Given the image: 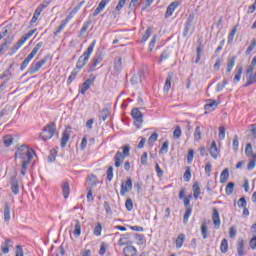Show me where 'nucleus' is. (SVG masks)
Segmentation results:
<instances>
[{
  "label": "nucleus",
  "instance_id": "54",
  "mask_svg": "<svg viewBox=\"0 0 256 256\" xmlns=\"http://www.w3.org/2000/svg\"><path fill=\"white\" fill-rule=\"evenodd\" d=\"M256 47V42L254 40H252L251 44L248 46L245 54L246 55H251V53L253 52V49H255Z\"/></svg>",
  "mask_w": 256,
  "mask_h": 256
},
{
  "label": "nucleus",
  "instance_id": "38",
  "mask_svg": "<svg viewBox=\"0 0 256 256\" xmlns=\"http://www.w3.org/2000/svg\"><path fill=\"white\" fill-rule=\"evenodd\" d=\"M159 137V134H157V132H154L149 138H148V145L150 147H153V145H155V141H157Z\"/></svg>",
  "mask_w": 256,
  "mask_h": 256
},
{
  "label": "nucleus",
  "instance_id": "60",
  "mask_svg": "<svg viewBox=\"0 0 256 256\" xmlns=\"http://www.w3.org/2000/svg\"><path fill=\"white\" fill-rule=\"evenodd\" d=\"M256 167V157L253 158L249 163H248V166H247V169L248 171H253Z\"/></svg>",
  "mask_w": 256,
  "mask_h": 256
},
{
  "label": "nucleus",
  "instance_id": "39",
  "mask_svg": "<svg viewBox=\"0 0 256 256\" xmlns=\"http://www.w3.org/2000/svg\"><path fill=\"white\" fill-rule=\"evenodd\" d=\"M77 75H79V70H73L70 74V76L68 77L67 80V84L71 85L72 81H74L75 79H77Z\"/></svg>",
  "mask_w": 256,
  "mask_h": 256
},
{
  "label": "nucleus",
  "instance_id": "5",
  "mask_svg": "<svg viewBox=\"0 0 256 256\" xmlns=\"http://www.w3.org/2000/svg\"><path fill=\"white\" fill-rule=\"evenodd\" d=\"M122 151H118L114 156V165L115 167L119 168L121 167V164L123 161H125V157H129L131 153V147L129 145H125L122 147Z\"/></svg>",
  "mask_w": 256,
  "mask_h": 256
},
{
  "label": "nucleus",
  "instance_id": "51",
  "mask_svg": "<svg viewBox=\"0 0 256 256\" xmlns=\"http://www.w3.org/2000/svg\"><path fill=\"white\" fill-rule=\"evenodd\" d=\"M184 181L189 182L191 181V168L187 167L184 173Z\"/></svg>",
  "mask_w": 256,
  "mask_h": 256
},
{
  "label": "nucleus",
  "instance_id": "46",
  "mask_svg": "<svg viewBox=\"0 0 256 256\" xmlns=\"http://www.w3.org/2000/svg\"><path fill=\"white\" fill-rule=\"evenodd\" d=\"M232 147L235 152L239 151V136L234 135Z\"/></svg>",
  "mask_w": 256,
  "mask_h": 256
},
{
  "label": "nucleus",
  "instance_id": "56",
  "mask_svg": "<svg viewBox=\"0 0 256 256\" xmlns=\"http://www.w3.org/2000/svg\"><path fill=\"white\" fill-rule=\"evenodd\" d=\"M106 179L107 181H113V166H110L106 172Z\"/></svg>",
  "mask_w": 256,
  "mask_h": 256
},
{
  "label": "nucleus",
  "instance_id": "52",
  "mask_svg": "<svg viewBox=\"0 0 256 256\" xmlns=\"http://www.w3.org/2000/svg\"><path fill=\"white\" fill-rule=\"evenodd\" d=\"M160 153H169V141H165L161 148H160Z\"/></svg>",
  "mask_w": 256,
  "mask_h": 256
},
{
  "label": "nucleus",
  "instance_id": "63",
  "mask_svg": "<svg viewBox=\"0 0 256 256\" xmlns=\"http://www.w3.org/2000/svg\"><path fill=\"white\" fill-rule=\"evenodd\" d=\"M174 137L176 139H179V137H181V127L177 126L176 129L174 130Z\"/></svg>",
  "mask_w": 256,
  "mask_h": 256
},
{
  "label": "nucleus",
  "instance_id": "48",
  "mask_svg": "<svg viewBox=\"0 0 256 256\" xmlns=\"http://www.w3.org/2000/svg\"><path fill=\"white\" fill-rule=\"evenodd\" d=\"M224 87H227V80H223L216 85V93H221Z\"/></svg>",
  "mask_w": 256,
  "mask_h": 256
},
{
  "label": "nucleus",
  "instance_id": "24",
  "mask_svg": "<svg viewBox=\"0 0 256 256\" xmlns=\"http://www.w3.org/2000/svg\"><path fill=\"white\" fill-rule=\"evenodd\" d=\"M229 181V168H225L220 174V183H227Z\"/></svg>",
  "mask_w": 256,
  "mask_h": 256
},
{
  "label": "nucleus",
  "instance_id": "2",
  "mask_svg": "<svg viewBox=\"0 0 256 256\" xmlns=\"http://www.w3.org/2000/svg\"><path fill=\"white\" fill-rule=\"evenodd\" d=\"M95 45H97V40H94L86 49V51L78 58V61L76 63V68L78 70L83 69L87 63H89V58L93 54V51L95 49Z\"/></svg>",
  "mask_w": 256,
  "mask_h": 256
},
{
  "label": "nucleus",
  "instance_id": "21",
  "mask_svg": "<svg viewBox=\"0 0 256 256\" xmlns=\"http://www.w3.org/2000/svg\"><path fill=\"white\" fill-rule=\"evenodd\" d=\"M172 81H173V74H168L165 85H164V93H169V89H171Z\"/></svg>",
  "mask_w": 256,
  "mask_h": 256
},
{
  "label": "nucleus",
  "instance_id": "43",
  "mask_svg": "<svg viewBox=\"0 0 256 256\" xmlns=\"http://www.w3.org/2000/svg\"><path fill=\"white\" fill-rule=\"evenodd\" d=\"M78 12H79V8H73L72 11L64 20L69 23V21H71V19H73V17H75V15H77Z\"/></svg>",
  "mask_w": 256,
  "mask_h": 256
},
{
  "label": "nucleus",
  "instance_id": "8",
  "mask_svg": "<svg viewBox=\"0 0 256 256\" xmlns=\"http://www.w3.org/2000/svg\"><path fill=\"white\" fill-rule=\"evenodd\" d=\"M45 63H47V57H44L42 60H40L38 62H33L29 67L30 75L37 73V71H39L41 69V67H43V65H45Z\"/></svg>",
  "mask_w": 256,
  "mask_h": 256
},
{
  "label": "nucleus",
  "instance_id": "37",
  "mask_svg": "<svg viewBox=\"0 0 256 256\" xmlns=\"http://www.w3.org/2000/svg\"><path fill=\"white\" fill-rule=\"evenodd\" d=\"M11 67L12 65H10L9 69H7L6 71H4L2 73V75H0V79H7V81H9V79H11V77H13V74L11 73Z\"/></svg>",
  "mask_w": 256,
  "mask_h": 256
},
{
  "label": "nucleus",
  "instance_id": "27",
  "mask_svg": "<svg viewBox=\"0 0 256 256\" xmlns=\"http://www.w3.org/2000/svg\"><path fill=\"white\" fill-rule=\"evenodd\" d=\"M11 189L13 195H19V182L17 181V179H12Z\"/></svg>",
  "mask_w": 256,
  "mask_h": 256
},
{
  "label": "nucleus",
  "instance_id": "50",
  "mask_svg": "<svg viewBox=\"0 0 256 256\" xmlns=\"http://www.w3.org/2000/svg\"><path fill=\"white\" fill-rule=\"evenodd\" d=\"M203 52V47L199 45L196 49V61L195 63H199L201 61V53Z\"/></svg>",
  "mask_w": 256,
  "mask_h": 256
},
{
  "label": "nucleus",
  "instance_id": "35",
  "mask_svg": "<svg viewBox=\"0 0 256 256\" xmlns=\"http://www.w3.org/2000/svg\"><path fill=\"white\" fill-rule=\"evenodd\" d=\"M3 143H4L5 147H11V145H13V136H11V135L4 136Z\"/></svg>",
  "mask_w": 256,
  "mask_h": 256
},
{
  "label": "nucleus",
  "instance_id": "58",
  "mask_svg": "<svg viewBox=\"0 0 256 256\" xmlns=\"http://www.w3.org/2000/svg\"><path fill=\"white\" fill-rule=\"evenodd\" d=\"M155 171L157 173V177H159V178L163 177L164 172L161 169V166H159V163L155 164Z\"/></svg>",
  "mask_w": 256,
  "mask_h": 256
},
{
  "label": "nucleus",
  "instance_id": "55",
  "mask_svg": "<svg viewBox=\"0 0 256 256\" xmlns=\"http://www.w3.org/2000/svg\"><path fill=\"white\" fill-rule=\"evenodd\" d=\"M225 131H226V129L224 126L219 127L218 138L220 139V141H223V139H225Z\"/></svg>",
  "mask_w": 256,
  "mask_h": 256
},
{
  "label": "nucleus",
  "instance_id": "18",
  "mask_svg": "<svg viewBox=\"0 0 256 256\" xmlns=\"http://www.w3.org/2000/svg\"><path fill=\"white\" fill-rule=\"evenodd\" d=\"M237 254H238V256L245 255V240H243V239H238Z\"/></svg>",
  "mask_w": 256,
  "mask_h": 256
},
{
  "label": "nucleus",
  "instance_id": "34",
  "mask_svg": "<svg viewBox=\"0 0 256 256\" xmlns=\"http://www.w3.org/2000/svg\"><path fill=\"white\" fill-rule=\"evenodd\" d=\"M130 81H131L132 85H138V83H141V81H142L141 73L138 72V73L134 74Z\"/></svg>",
  "mask_w": 256,
  "mask_h": 256
},
{
  "label": "nucleus",
  "instance_id": "42",
  "mask_svg": "<svg viewBox=\"0 0 256 256\" xmlns=\"http://www.w3.org/2000/svg\"><path fill=\"white\" fill-rule=\"evenodd\" d=\"M169 57H171V52L169 50H164L160 55L159 63H161L162 61H167Z\"/></svg>",
  "mask_w": 256,
  "mask_h": 256
},
{
  "label": "nucleus",
  "instance_id": "13",
  "mask_svg": "<svg viewBox=\"0 0 256 256\" xmlns=\"http://www.w3.org/2000/svg\"><path fill=\"white\" fill-rule=\"evenodd\" d=\"M209 151L213 159H218L220 151L219 148H217V142L215 140L212 141Z\"/></svg>",
  "mask_w": 256,
  "mask_h": 256
},
{
  "label": "nucleus",
  "instance_id": "57",
  "mask_svg": "<svg viewBox=\"0 0 256 256\" xmlns=\"http://www.w3.org/2000/svg\"><path fill=\"white\" fill-rule=\"evenodd\" d=\"M195 157V151L189 150L188 151V156H187V162L190 165V163H193V159Z\"/></svg>",
  "mask_w": 256,
  "mask_h": 256
},
{
  "label": "nucleus",
  "instance_id": "11",
  "mask_svg": "<svg viewBox=\"0 0 256 256\" xmlns=\"http://www.w3.org/2000/svg\"><path fill=\"white\" fill-rule=\"evenodd\" d=\"M181 5L180 1H174L171 4H169V6L166 9V13H165V19H169V17L173 16V13H175V10L177 9V7H179Z\"/></svg>",
  "mask_w": 256,
  "mask_h": 256
},
{
  "label": "nucleus",
  "instance_id": "16",
  "mask_svg": "<svg viewBox=\"0 0 256 256\" xmlns=\"http://www.w3.org/2000/svg\"><path fill=\"white\" fill-rule=\"evenodd\" d=\"M212 221L216 229L221 227V218H219V210H217V208H213Z\"/></svg>",
  "mask_w": 256,
  "mask_h": 256
},
{
  "label": "nucleus",
  "instance_id": "61",
  "mask_svg": "<svg viewBox=\"0 0 256 256\" xmlns=\"http://www.w3.org/2000/svg\"><path fill=\"white\" fill-rule=\"evenodd\" d=\"M201 233H202L203 239H207V237H209V235L207 234V225L206 224L201 225Z\"/></svg>",
  "mask_w": 256,
  "mask_h": 256
},
{
  "label": "nucleus",
  "instance_id": "64",
  "mask_svg": "<svg viewBox=\"0 0 256 256\" xmlns=\"http://www.w3.org/2000/svg\"><path fill=\"white\" fill-rule=\"evenodd\" d=\"M250 248L253 249V250L256 249V236L251 238V240H250Z\"/></svg>",
  "mask_w": 256,
  "mask_h": 256
},
{
  "label": "nucleus",
  "instance_id": "29",
  "mask_svg": "<svg viewBox=\"0 0 256 256\" xmlns=\"http://www.w3.org/2000/svg\"><path fill=\"white\" fill-rule=\"evenodd\" d=\"M236 75L234 77V83H239V81H241V75H243V66H237L236 67Z\"/></svg>",
  "mask_w": 256,
  "mask_h": 256
},
{
  "label": "nucleus",
  "instance_id": "28",
  "mask_svg": "<svg viewBox=\"0 0 256 256\" xmlns=\"http://www.w3.org/2000/svg\"><path fill=\"white\" fill-rule=\"evenodd\" d=\"M74 235L75 237L81 236V222L79 220H74Z\"/></svg>",
  "mask_w": 256,
  "mask_h": 256
},
{
  "label": "nucleus",
  "instance_id": "7",
  "mask_svg": "<svg viewBox=\"0 0 256 256\" xmlns=\"http://www.w3.org/2000/svg\"><path fill=\"white\" fill-rule=\"evenodd\" d=\"M131 115L134 119V125L137 129H141V125H143V113L138 108H133Z\"/></svg>",
  "mask_w": 256,
  "mask_h": 256
},
{
  "label": "nucleus",
  "instance_id": "40",
  "mask_svg": "<svg viewBox=\"0 0 256 256\" xmlns=\"http://www.w3.org/2000/svg\"><path fill=\"white\" fill-rule=\"evenodd\" d=\"M103 231V226L101 222H98L97 225L94 227V235L96 237H101V232Z\"/></svg>",
  "mask_w": 256,
  "mask_h": 256
},
{
  "label": "nucleus",
  "instance_id": "14",
  "mask_svg": "<svg viewBox=\"0 0 256 256\" xmlns=\"http://www.w3.org/2000/svg\"><path fill=\"white\" fill-rule=\"evenodd\" d=\"M237 61V56H232L227 59L226 64V73L228 75L231 74V71H233V67H235V62Z\"/></svg>",
  "mask_w": 256,
  "mask_h": 256
},
{
  "label": "nucleus",
  "instance_id": "36",
  "mask_svg": "<svg viewBox=\"0 0 256 256\" xmlns=\"http://www.w3.org/2000/svg\"><path fill=\"white\" fill-rule=\"evenodd\" d=\"M152 33H153V29H151V27H148V28L146 29L145 33H144L143 36H142L141 42H142V43H145V42L149 39V37H151V34H152Z\"/></svg>",
  "mask_w": 256,
  "mask_h": 256
},
{
  "label": "nucleus",
  "instance_id": "30",
  "mask_svg": "<svg viewBox=\"0 0 256 256\" xmlns=\"http://www.w3.org/2000/svg\"><path fill=\"white\" fill-rule=\"evenodd\" d=\"M93 84H90V82H88L87 80L82 84V86L80 87V93L81 95H85V93H87V91H89V89H91V86Z\"/></svg>",
  "mask_w": 256,
  "mask_h": 256
},
{
  "label": "nucleus",
  "instance_id": "26",
  "mask_svg": "<svg viewBox=\"0 0 256 256\" xmlns=\"http://www.w3.org/2000/svg\"><path fill=\"white\" fill-rule=\"evenodd\" d=\"M88 186L90 189L97 187V176L91 174L88 176Z\"/></svg>",
  "mask_w": 256,
  "mask_h": 256
},
{
  "label": "nucleus",
  "instance_id": "19",
  "mask_svg": "<svg viewBox=\"0 0 256 256\" xmlns=\"http://www.w3.org/2000/svg\"><path fill=\"white\" fill-rule=\"evenodd\" d=\"M184 243H185V234L181 233L175 239L176 249H181Z\"/></svg>",
  "mask_w": 256,
  "mask_h": 256
},
{
  "label": "nucleus",
  "instance_id": "3",
  "mask_svg": "<svg viewBox=\"0 0 256 256\" xmlns=\"http://www.w3.org/2000/svg\"><path fill=\"white\" fill-rule=\"evenodd\" d=\"M103 59H105V52L103 51V49L99 48L96 50L93 58L88 64V71L90 73L97 71V67L98 65H101V63H103Z\"/></svg>",
  "mask_w": 256,
  "mask_h": 256
},
{
  "label": "nucleus",
  "instance_id": "20",
  "mask_svg": "<svg viewBox=\"0 0 256 256\" xmlns=\"http://www.w3.org/2000/svg\"><path fill=\"white\" fill-rule=\"evenodd\" d=\"M62 193L64 195V199H68L69 198V195L71 193V189L69 187V183L68 182H64L62 184Z\"/></svg>",
  "mask_w": 256,
  "mask_h": 256
},
{
  "label": "nucleus",
  "instance_id": "12",
  "mask_svg": "<svg viewBox=\"0 0 256 256\" xmlns=\"http://www.w3.org/2000/svg\"><path fill=\"white\" fill-rule=\"evenodd\" d=\"M111 2V0H102L98 7L95 9L94 13H93V17H97V15H100L101 13H103V10L105 9V7H107V5H109V3Z\"/></svg>",
  "mask_w": 256,
  "mask_h": 256
},
{
  "label": "nucleus",
  "instance_id": "49",
  "mask_svg": "<svg viewBox=\"0 0 256 256\" xmlns=\"http://www.w3.org/2000/svg\"><path fill=\"white\" fill-rule=\"evenodd\" d=\"M128 0H119L117 6L115 7V11H118V13L125 7Z\"/></svg>",
  "mask_w": 256,
  "mask_h": 256
},
{
  "label": "nucleus",
  "instance_id": "1",
  "mask_svg": "<svg viewBox=\"0 0 256 256\" xmlns=\"http://www.w3.org/2000/svg\"><path fill=\"white\" fill-rule=\"evenodd\" d=\"M15 159L20 160V174L25 176L27 175V167H29L33 160V150L27 147V145H21L16 149Z\"/></svg>",
  "mask_w": 256,
  "mask_h": 256
},
{
  "label": "nucleus",
  "instance_id": "53",
  "mask_svg": "<svg viewBox=\"0 0 256 256\" xmlns=\"http://www.w3.org/2000/svg\"><path fill=\"white\" fill-rule=\"evenodd\" d=\"M137 5H139V0H131L128 9H130V11H135V9H137Z\"/></svg>",
  "mask_w": 256,
  "mask_h": 256
},
{
  "label": "nucleus",
  "instance_id": "31",
  "mask_svg": "<svg viewBox=\"0 0 256 256\" xmlns=\"http://www.w3.org/2000/svg\"><path fill=\"white\" fill-rule=\"evenodd\" d=\"M245 153H246L247 157H252V159L256 158V154H253V146L251 145V143H248L246 145Z\"/></svg>",
  "mask_w": 256,
  "mask_h": 256
},
{
  "label": "nucleus",
  "instance_id": "4",
  "mask_svg": "<svg viewBox=\"0 0 256 256\" xmlns=\"http://www.w3.org/2000/svg\"><path fill=\"white\" fill-rule=\"evenodd\" d=\"M56 133L57 124H55V122H50L42 129V132L40 133V139H42V141H49V139H53V137H55Z\"/></svg>",
  "mask_w": 256,
  "mask_h": 256
},
{
  "label": "nucleus",
  "instance_id": "41",
  "mask_svg": "<svg viewBox=\"0 0 256 256\" xmlns=\"http://www.w3.org/2000/svg\"><path fill=\"white\" fill-rule=\"evenodd\" d=\"M69 22H66L65 20L61 21L60 26L56 29V31L54 32L55 37H57V35H59V33H61V31H63V29H65V27H67V24Z\"/></svg>",
  "mask_w": 256,
  "mask_h": 256
},
{
  "label": "nucleus",
  "instance_id": "33",
  "mask_svg": "<svg viewBox=\"0 0 256 256\" xmlns=\"http://www.w3.org/2000/svg\"><path fill=\"white\" fill-rule=\"evenodd\" d=\"M191 213H193V207L186 208V212L184 214L183 223H189V218L191 217Z\"/></svg>",
  "mask_w": 256,
  "mask_h": 256
},
{
  "label": "nucleus",
  "instance_id": "25",
  "mask_svg": "<svg viewBox=\"0 0 256 256\" xmlns=\"http://www.w3.org/2000/svg\"><path fill=\"white\" fill-rule=\"evenodd\" d=\"M11 220V206H9V203H6L4 206V221H10Z\"/></svg>",
  "mask_w": 256,
  "mask_h": 256
},
{
  "label": "nucleus",
  "instance_id": "59",
  "mask_svg": "<svg viewBox=\"0 0 256 256\" xmlns=\"http://www.w3.org/2000/svg\"><path fill=\"white\" fill-rule=\"evenodd\" d=\"M101 117H102V121H107V118L109 117V109L107 108L102 109Z\"/></svg>",
  "mask_w": 256,
  "mask_h": 256
},
{
  "label": "nucleus",
  "instance_id": "32",
  "mask_svg": "<svg viewBox=\"0 0 256 256\" xmlns=\"http://www.w3.org/2000/svg\"><path fill=\"white\" fill-rule=\"evenodd\" d=\"M220 251L221 253H227V251H229V242L227 241V239H223L220 245Z\"/></svg>",
  "mask_w": 256,
  "mask_h": 256
},
{
  "label": "nucleus",
  "instance_id": "22",
  "mask_svg": "<svg viewBox=\"0 0 256 256\" xmlns=\"http://www.w3.org/2000/svg\"><path fill=\"white\" fill-rule=\"evenodd\" d=\"M91 26V21H86L83 23L82 28L80 29V32L78 34V37L81 38L87 33V30Z\"/></svg>",
  "mask_w": 256,
  "mask_h": 256
},
{
  "label": "nucleus",
  "instance_id": "17",
  "mask_svg": "<svg viewBox=\"0 0 256 256\" xmlns=\"http://www.w3.org/2000/svg\"><path fill=\"white\" fill-rule=\"evenodd\" d=\"M123 255L124 256H137V248L134 246H126L123 249Z\"/></svg>",
  "mask_w": 256,
  "mask_h": 256
},
{
  "label": "nucleus",
  "instance_id": "9",
  "mask_svg": "<svg viewBox=\"0 0 256 256\" xmlns=\"http://www.w3.org/2000/svg\"><path fill=\"white\" fill-rule=\"evenodd\" d=\"M131 189H133V181L131 178H128L125 183L121 184L120 195L125 197V195L131 191Z\"/></svg>",
  "mask_w": 256,
  "mask_h": 256
},
{
  "label": "nucleus",
  "instance_id": "44",
  "mask_svg": "<svg viewBox=\"0 0 256 256\" xmlns=\"http://www.w3.org/2000/svg\"><path fill=\"white\" fill-rule=\"evenodd\" d=\"M201 127L197 126L194 131V141H201Z\"/></svg>",
  "mask_w": 256,
  "mask_h": 256
},
{
  "label": "nucleus",
  "instance_id": "62",
  "mask_svg": "<svg viewBox=\"0 0 256 256\" xmlns=\"http://www.w3.org/2000/svg\"><path fill=\"white\" fill-rule=\"evenodd\" d=\"M125 207L127 211H131L133 209V200L131 198H128L125 202Z\"/></svg>",
  "mask_w": 256,
  "mask_h": 256
},
{
  "label": "nucleus",
  "instance_id": "15",
  "mask_svg": "<svg viewBox=\"0 0 256 256\" xmlns=\"http://www.w3.org/2000/svg\"><path fill=\"white\" fill-rule=\"evenodd\" d=\"M11 247H13V240L6 239L1 244V251H2V253H4V255H7V253H9V249H11Z\"/></svg>",
  "mask_w": 256,
  "mask_h": 256
},
{
  "label": "nucleus",
  "instance_id": "47",
  "mask_svg": "<svg viewBox=\"0 0 256 256\" xmlns=\"http://www.w3.org/2000/svg\"><path fill=\"white\" fill-rule=\"evenodd\" d=\"M55 159H57V150H51L48 156V163H54Z\"/></svg>",
  "mask_w": 256,
  "mask_h": 256
},
{
  "label": "nucleus",
  "instance_id": "23",
  "mask_svg": "<svg viewBox=\"0 0 256 256\" xmlns=\"http://www.w3.org/2000/svg\"><path fill=\"white\" fill-rule=\"evenodd\" d=\"M192 189L194 193V199H199V196L201 195V187L199 186V182H194Z\"/></svg>",
  "mask_w": 256,
  "mask_h": 256
},
{
  "label": "nucleus",
  "instance_id": "10",
  "mask_svg": "<svg viewBox=\"0 0 256 256\" xmlns=\"http://www.w3.org/2000/svg\"><path fill=\"white\" fill-rule=\"evenodd\" d=\"M69 139H71V127L66 128L62 133V138L60 141V147H62V149H65V147H67Z\"/></svg>",
  "mask_w": 256,
  "mask_h": 256
},
{
  "label": "nucleus",
  "instance_id": "45",
  "mask_svg": "<svg viewBox=\"0 0 256 256\" xmlns=\"http://www.w3.org/2000/svg\"><path fill=\"white\" fill-rule=\"evenodd\" d=\"M234 189H235V183L229 182V183L226 185V194H227V195H232Z\"/></svg>",
  "mask_w": 256,
  "mask_h": 256
},
{
  "label": "nucleus",
  "instance_id": "6",
  "mask_svg": "<svg viewBox=\"0 0 256 256\" xmlns=\"http://www.w3.org/2000/svg\"><path fill=\"white\" fill-rule=\"evenodd\" d=\"M43 47V42H38L35 47L32 49L31 53L24 59L20 66V71H25L29 66V63L33 60V58L39 53V49Z\"/></svg>",
  "mask_w": 256,
  "mask_h": 256
}]
</instances>
